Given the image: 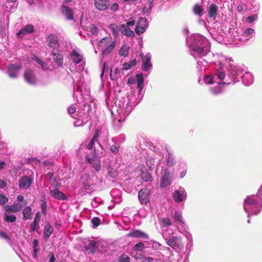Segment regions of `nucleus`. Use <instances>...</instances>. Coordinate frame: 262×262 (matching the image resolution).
<instances>
[{
    "instance_id": "nucleus-1",
    "label": "nucleus",
    "mask_w": 262,
    "mask_h": 262,
    "mask_svg": "<svg viewBox=\"0 0 262 262\" xmlns=\"http://www.w3.org/2000/svg\"><path fill=\"white\" fill-rule=\"evenodd\" d=\"M232 68V65L231 66ZM227 67L219 63L215 68L213 75H205L203 81L206 84H216L210 88L211 92L214 95H217L223 91L224 85H228L232 83L235 79L233 72L234 71L231 69L232 77L227 73Z\"/></svg>"
},
{
    "instance_id": "nucleus-2",
    "label": "nucleus",
    "mask_w": 262,
    "mask_h": 262,
    "mask_svg": "<svg viewBox=\"0 0 262 262\" xmlns=\"http://www.w3.org/2000/svg\"><path fill=\"white\" fill-rule=\"evenodd\" d=\"M188 47L191 55L197 60L196 68L201 72L205 69L207 62L203 57L209 51L210 45L208 40L203 35L196 34L192 35L189 41Z\"/></svg>"
},
{
    "instance_id": "nucleus-3",
    "label": "nucleus",
    "mask_w": 262,
    "mask_h": 262,
    "mask_svg": "<svg viewBox=\"0 0 262 262\" xmlns=\"http://www.w3.org/2000/svg\"><path fill=\"white\" fill-rule=\"evenodd\" d=\"M254 34V30L252 28H230L228 35V43L238 45L249 40Z\"/></svg>"
},
{
    "instance_id": "nucleus-4",
    "label": "nucleus",
    "mask_w": 262,
    "mask_h": 262,
    "mask_svg": "<svg viewBox=\"0 0 262 262\" xmlns=\"http://www.w3.org/2000/svg\"><path fill=\"white\" fill-rule=\"evenodd\" d=\"M233 60L231 59H226L224 62V66L226 67H227V73L229 75L232 77V75L231 74V65L232 66V69L234 72V77H235L234 80L232 81V83H234L237 81H238L239 79H242V81L243 83L245 85H250L252 84L254 81V78L251 73L247 72H245L244 74H243V73L244 72V70L239 67H236L234 66L233 63Z\"/></svg>"
},
{
    "instance_id": "nucleus-5",
    "label": "nucleus",
    "mask_w": 262,
    "mask_h": 262,
    "mask_svg": "<svg viewBox=\"0 0 262 262\" xmlns=\"http://www.w3.org/2000/svg\"><path fill=\"white\" fill-rule=\"evenodd\" d=\"M243 207L248 217L257 215L262 210V196L257 194L247 196L244 200Z\"/></svg>"
},
{
    "instance_id": "nucleus-6",
    "label": "nucleus",
    "mask_w": 262,
    "mask_h": 262,
    "mask_svg": "<svg viewBox=\"0 0 262 262\" xmlns=\"http://www.w3.org/2000/svg\"><path fill=\"white\" fill-rule=\"evenodd\" d=\"M134 100V98L129 96V98L126 101H124L121 111L118 112L120 117L119 120V122H120L122 119L123 121L132 112L134 107L137 104Z\"/></svg>"
},
{
    "instance_id": "nucleus-7",
    "label": "nucleus",
    "mask_w": 262,
    "mask_h": 262,
    "mask_svg": "<svg viewBox=\"0 0 262 262\" xmlns=\"http://www.w3.org/2000/svg\"><path fill=\"white\" fill-rule=\"evenodd\" d=\"M22 68L20 63H10L8 66L7 74L11 78L14 79L18 77L19 71Z\"/></svg>"
},
{
    "instance_id": "nucleus-8",
    "label": "nucleus",
    "mask_w": 262,
    "mask_h": 262,
    "mask_svg": "<svg viewBox=\"0 0 262 262\" xmlns=\"http://www.w3.org/2000/svg\"><path fill=\"white\" fill-rule=\"evenodd\" d=\"M34 180L33 176H24L20 178L18 181V186L21 189L27 190L30 188Z\"/></svg>"
},
{
    "instance_id": "nucleus-9",
    "label": "nucleus",
    "mask_w": 262,
    "mask_h": 262,
    "mask_svg": "<svg viewBox=\"0 0 262 262\" xmlns=\"http://www.w3.org/2000/svg\"><path fill=\"white\" fill-rule=\"evenodd\" d=\"M166 243L168 246L176 250H180L183 247L180 237L171 236L166 241Z\"/></svg>"
},
{
    "instance_id": "nucleus-10",
    "label": "nucleus",
    "mask_w": 262,
    "mask_h": 262,
    "mask_svg": "<svg viewBox=\"0 0 262 262\" xmlns=\"http://www.w3.org/2000/svg\"><path fill=\"white\" fill-rule=\"evenodd\" d=\"M187 194L185 189L180 187L178 190L174 191L172 197L175 202L180 203L185 201L187 198Z\"/></svg>"
},
{
    "instance_id": "nucleus-11",
    "label": "nucleus",
    "mask_w": 262,
    "mask_h": 262,
    "mask_svg": "<svg viewBox=\"0 0 262 262\" xmlns=\"http://www.w3.org/2000/svg\"><path fill=\"white\" fill-rule=\"evenodd\" d=\"M148 27L147 21L145 18L140 17L137 21L135 32L140 35L144 33Z\"/></svg>"
},
{
    "instance_id": "nucleus-12",
    "label": "nucleus",
    "mask_w": 262,
    "mask_h": 262,
    "mask_svg": "<svg viewBox=\"0 0 262 262\" xmlns=\"http://www.w3.org/2000/svg\"><path fill=\"white\" fill-rule=\"evenodd\" d=\"M172 178L173 173L170 172L168 169H166L161 178V187L164 188L169 185Z\"/></svg>"
},
{
    "instance_id": "nucleus-13",
    "label": "nucleus",
    "mask_w": 262,
    "mask_h": 262,
    "mask_svg": "<svg viewBox=\"0 0 262 262\" xmlns=\"http://www.w3.org/2000/svg\"><path fill=\"white\" fill-rule=\"evenodd\" d=\"M140 56L142 59V68L144 71H150L152 69V66L151 63V55L148 53L146 55L140 54Z\"/></svg>"
},
{
    "instance_id": "nucleus-14",
    "label": "nucleus",
    "mask_w": 262,
    "mask_h": 262,
    "mask_svg": "<svg viewBox=\"0 0 262 262\" xmlns=\"http://www.w3.org/2000/svg\"><path fill=\"white\" fill-rule=\"evenodd\" d=\"M136 82L137 83V88L139 90V92H141L144 86V79L142 74H137L136 78L130 77L128 80V84H133Z\"/></svg>"
},
{
    "instance_id": "nucleus-15",
    "label": "nucleus",
    "mask_w": 262,
    "mask_h": 262,
    "mask_svg": "<svg viewBox=\"0 0 262 262\" xmlns=\"http://www.w3.org/2000/svg\"><path fill=\"white\" fill-rule=\"evenodd\" d=\"M94 5L96 9L105 11L110 6V0H94Z\"/></svg>"
},
{
    "instance_id": "nucleus-16",
    "label": "nucleus",
    "mask_w": 262,
    "mask_h": 262,
    "mask_svg": "<svg viewBox=\"0 0 262 262\" xmlns=\"http://www.w3.org/2000/svg\"><path fill=\"white\" fill-rule=\"evenodd\" d=\"M86 161L91 164L95 170L98 171L101 168V162L100 158L97 156L90 157H86Z\"/></svg>"
},
{
    "instance_id": "nucleus-17",
    "label": "nucleus",
    "mask_w": 262,
    "mask_h": 262,
    "mask_svg": "<svg viewBox=\"0 0 262 262\" xmlns=\"http://www.w3.org/2000/svg\"><path fill=\"white\" fill-rule=\"evenodd\" d=\"M24 78L25 81L30 84H35L36 83L37 80L34 72L30 70L27 69L25 71Z\"/></svg>"
},
{
    "instance_id": "nucleus-18",
    "label": "nucleus",
    "mask_w": 262,
    "mask_h": 262,
    "mask_svg": "<svg viewBox=\"0 0 262 262\" xmlns=\"http://www.w3.org/2000/svg\"><path fill=\"white\" fill-rule=\"evenodd\" d=\"M138 199L141 204H147L149 202V191L147 189L141 190L138 193Z\"/></svg>"
},
{
    "instance_id": "nucleus-19",
    "label": "nucleus",
    "mask_w": 262,
    "mask_h": 262,
    "mask_svg": "<svg viewBox=\"0 0 262 262\" xmlns=\"http://www.w3.org/2000/svg\"><path fill=\"white\" fill-rule=\"evenodd\" d=\"M53 59L57 65L60 67L62 65L63 57L61 50H54L52 51Z\"/></svg>"
},
{
    "instance_id": "nucleus-20",
    "label": "nucleus",
    "mask_w": 262,
    "mask_h": 262,
    "mask_svg": "<svg viewBox=\"0 0 262 262\" xmlns=\"http://www.w3.org/2000/svg\"><path fill=\"white\" fill-rule=\"evenodd\" d=\"M34 30V27L32 25H28L22 28L16 34L19 38H23L27 35L32 33Z\"/></svg>"
},
{
    "instance_id": "nucleus-21",
    "label": "nucleus",
    "mask_w": 262,
    "mask_h": 262,
    "mask_svg": "<svg viewBox=\"0 0 262 262\" xmlns=\"http://www.w3.org/2000/svg\"><path fill=\"white\" fill-rule=\"evenodd\" d=\"M71 59L75 63H80L82 59V55L78 49H74L70 54Z\"/></svg>"
},
{
    "instance_id": "nucleus-22",
    "label": "nucleus",
    "mask_w": 262,
    "mask_h": 262,
    "mask_svg": "<svg viewBox=\"0 0 262 262\" xmlns=\"http://www.w3.org/2000/svg\"><path fill=\"white\" fill-rule=\"evenodd\" d=\"M60 10L62 15H63L67 19L73 20L74 19V12L72 9L66 6L62 5Z\"/></svg>"
},
{
    "instance_id": "nucleus-23",
    "label": "nucleus",
    "mask_w": 262,
    "mask_h": 262,
    "mask_svg": "<svg viewBox=\"0 0 262 262\" xmlns=\"http://www.w3.org/2000/svg\"><path fill=\"white\" fill-rule=\"evenodd\" d=\"M47 42L49 47L53 48V50H58L59 45L56 36L54 35H49L47 39Z\"/></svg>"
},
{
    "instance_id": "nucleus-24",
    "label": "nucleus",
    "mask_w": 262,
    "mask_h": 262,
    "mask_svg": "<svg viewBox=\"0 0 262 262\" xmlns=\"http://www.w3.org/2000/svg\"><path fill=\"white\" fill-rule=\"evenodd\" d=\"M23 208V205L19 203H15L12 205H6L5 209L7 213L17 212L20 211Z\"/></svg>"
},
{
    "instance_id": "nucleus-25",
    "label": "nucleus",
    "mask_w": 262,
    "mask_h": 262,
    "mask_svg": "<svg viewBox=\"0 0 262 262\" xmlns=\"http://www.w3.org/2000/svg\"><path fill=\"white\" fill-rule=\"evenodd\" d=\"M172 218L175 223H177L180 224L181 229H185V224L183 221L182 213L181 212H176L172 216Z\"/></svg>"
},
{
    "instance_id": "nucleus-26",
    "label": "nucleus",
    "mask_w": 262,
    "mask_h": 262,
    "mask_svg": "<svg viewBox=\"0 0 262 262\" xmlns=\"http://www.w3.org/2000/svg\"><path fill=\"white\" fill-rule=\"evenodd\" d=\"M40 221V214L39 212H37L36 214L34 220L33 222H32L30 225L31 231H37L39 229V224Z\"/></svg>"
},
{
    "instance_id": "nucleus-27",
    "label": "nucleus",
    "mask_w": 262,
    "mask_h": 262,
    "mask_svg": "<svg viewBox=\"0 0 262 262\" xmlns=\"http://www.w3.org/2000/svg\"><path fill=\"white\" fill-rule=\"evenodd\" d=\"M96 241H88L84 244V248L86 250L89 251V253L93 254L96 250Z\"/></svg>"
},
{
    "instance_id": "nucleus-28",
    "label": "nucleus",
    "mask_w": 262,
    "mask_h": 262,
    "mask_svg": "<svg viewBox=\"0 0 262 262\" xmlns=\"http://www.w3.org/2000/svg\"><path fill=\"white\" fill-rule=\"evenodd\" d=\"M217 13V6L214 4H211L208 9V15L210 18L213 20L215 19Z\"/></svg>"
},
{
    "instance_id": "nucleus-29",
    "label": "nucleus",
    "mask_w": 262,
    "mask_h": 262,
    "mask_svg": "<svg viewBox=\"0 0 262 262\" xmlns=\"http://www.w3.org/2000/svg\"><path fill=\"white\" fill-rule=\"evenodd\" d=\"M127 236L133 237H139L143 239L148 238V236L146 233L139 230H136L132 232L129 233L127 234Z\"/></svg>"
},
{
    "instance_id": "nucleus-30",
    "label": "nucleus",
    "mask_w": 262,
    "mask_h": 262,
    "mask_svg": "<svg viewBox=\"0 0 262 262\" xmlns=\"http://www.w3.org/2000/svg\"><path fill=\"white\" fill-rule=\"evenodd\" d=\"M119 29V31L123 35L132 37H133L135 35L134 32L124 25H120Z\"/></svg>"
},
{
    "instance_id": "nucleus-31",
    "label": "nucleus",
    "mask_w": 262,
    "mask_h": 262,
    "mask_svg": "<svg viewBox=\"0 0 262 262\" xmlns=\"http://www.w3.org/2000/svg\"><path fill=\"white\" fill-rule=\"evenodd\" d=\"M51 195L58 200H66L67 199V197L58 189L51 191Z\"/></svg>"
},
{
    "instance_id": "nucleus-32",
    "label": "nucleus",
    "mask_w": 262,
    "mask_h": 262,
    "mask_svg": "<svg viewBox=\"0 0 262 262\" xmlns=\"http://www.w3.org/2000/svg\"><path fill=\"white\" fill-rule=\"evenodd\" d=\"M116 42V41H113L111 42L110 44H109L107 47L102 50V54L103 56H107L108 55L114 50Z\"/></svg>"
},
{
    "instance_id": "nucleus-33",
    "label": "nucleus",
    "mask_w": 262,
    "mask_h": 262,
    "mask_svg": "<svg viewBox=\"0 0 262 262\" xmlns=\"http://www.w3.org/2000/svg\"><path fill=\"white\" fill-rule=\"evenodd\" d=\"M167 151L168 153V156L166 164L168 167H171L175 165L176 161L172 152L169 151L168 149H167Z\"/></svg>"
},
{
    "instance_id": "nucleus-34",
    "label": "nucleus",
    "mask_w": 262,
    "mask_h": 262,
    "mask_svg": "<svg viewBox=\"0 0 262 262\" xmlns=\"http://www.w3.org/2000/svg\"><path fill=\"white\" fill-rule=\"evenodd\" d=\"M23 219L25 220H30L32 218V212L31 208L29 206H26L23 211Z\"/></svg>"
},
{
    "instance_id": "nucleus-35",
    "label": "nucleus",
    "mask_w": 262,
    "mask_h": 262,
    "mask_svg": "<svg viewBox=\"0 0 262 262\" xmlns=\"http://www.w3.org/2000/svg\"><path fill=\"white\" fill-rule=\"evenodd\" d=\"M53 231V228L50 224H47L44 228V237L46 240L48 239Z\"/></svg>"
},
{
    "instance_id": "nucleus-36",
    "label": "nucleus",
    "mask_w": 262,
    "mask_h": 262,
    "mask_svg": "<svg viewBox=\"0 0 262 262\" xmlns=\"http://www.w3.org/2000/svg\"><path fill=\"white\" fill-rule=\"evenodd\" d=\"M160 225L161 228H168L171 225L172 222L168 217H163L160 220Z\"/></svg>"
},
{
    "instance_id": "nucleus-37",
    "label": "nucleus",
    "mask_w": 262,
    "mask_h": 262,
    "mask_svg": "<svg viewBox=\"0 0 262 262\" xmlns=\"http://www.w3.org/2000/svg\"><path fill=\"white\" fill-rule=\"evenodd\" d=\"M82 80L80 79L79 80L77 81V83L74 81V91H73V95L75 96L76 95V92H81L82 90Z\"/></svg>"
},
{
    "instance_id": "nucleus-38",
    "label": "nucleus",
    "mask_w": 262,
    "mask_h": 262,
    "mask_svg": "<svg viewBox=\"0 0 262 262\" xmlns=\"http://www.w3.org/2000/svg\"><path fill=\"white\" fill-rule=\"evenodd\" d=\"M34 61L36 63H37L38 65H39L40 66V67H41V68L43 70H50V71H51L53 69V68H52L48 67L47 66V64L46 63H43L42 60H41L40 59H39L37 57H34Z\"/></svg>"
},
{
    "instance_id": "nucleus-39",
    "label": "nucleus",
    "mask_w": 262,
    "mask_h": 262,
    "mask_svg": "<svg viewBox=\"0 0 262 262\" xmlns=\"http://www.w3.org/2000/svg\"><path fill=\"white\" fill-rule=\"evenodd\" d=\"M109 29L112 33L113 36L117 38L118 35V32L119 31V28L114 24H111L109 26Z\"/></svg>"
},
{
    "instance_id": "nucleus-40",
    "label": "nucleus",
    "mask_w": 262,
    "mask_h": 262,
    "mask_svg": "<svg viewBox=\"0 0 262 262\" xmlns=\"http://www.w3.org/2000/svg\"><path fill=\"white\" fill-rule=\"evenodd\" d=\"M141 179L145 182H150L152 181V177L150 174L146 170L143 171L140 176Z\"/></svg>"
},
{
    "instance_id": "nucleus-41",
    "label": "nucleus",
    "mask_w": 262,
    "mask_h": 262,
    "mask_svg": "<svg viewBox=\"0 0 262 262\" xmlns=\"http://www.w3.org/2000/svg\"><path fill=\"white\" fill-rule=\"evenodd\" d=\"M99 137L98 132H96L95 135H94L92 139L91 140L90 143L88 144L87 147L89 149H92L94 146V144L97 141V139Z\"/></svg>"
},
{
    "instance_id": "nucleus-42",
    "label": "nucleus",
    "mask_w": 262,
    "mask_h": 262,
    "mask_svg": "<svg viewBox=\"0 0 262 262\" xmlns=\"http://www.w3.org/2000/svg\"><path fill=\"white\" fill-rule=\"evenodd\" d=\"M173 234V231L171 228H166L162 230V236L165 241L168 239V236Z\"/></svg>"
},
{
    "instance_id": "nucleus-43",
    "label": "nucleus",
    "mask_w": 262,
    "mask_h": 262,
    "mask_svg": "<svg viewBox=\"0 0 262 262\" xmlns=\"http://www.w3.org/2000/svg\"><path fill=\"white\" fill-rule=\"evenodd\" d=\"M110 43H111V39L109 37H104L98 42V46L100 47H104L108 46Z\"/></svg>"
},
{
    "instance_id": "nucleus-44",
    "label": "nucleus",
    "mask_w": 262,
    "mask_h": 262,
    "mask_svg": "<svg viewBox=\"0 0 262 262\" xmlns=\"http://www.w3.org/2000/svg\"><path fill=\"white\" fill-rule=\"evenodd\" d=\"M121 70L117 68H115L114 70H111L110 76L112 79L115 80L117 78V75L120 74Z\"/></svg>"
},
{
    "instance_id": "nucleus-45",
    "label": "nucleus",
    "mask_w": 262,
    "mask_h": 262,
    "mask_svg": "<svg viewBox=\"0 0 262 262\" xmlns=\"http://www.w3.org/2000/svg\"><path fill=\"white\" fill-rule=\"evenodd\" d=\"M146 164L150 170H152L155 164V159L152 158H148L146 159Z\"/></svg>"
},
{
    "instance_id": "nucleus-46",
    "label": "nucleus",
    "mask_w": 262,
    "mask_h": 262,
    "mask_svg": "<svg viewBox=\"0 0 262 262\" xmlns=\"http://www.w3.org/2000/svg\"><path fill=\"white\" fill-rule=\"evenodd\" d=\"M5 6L6 8L7 9L8 11H12L14 10L17 6V3H10L8 2H6L5 3Z\"/></svg>"
},
{
    "instance_id": "nucleus-47",
    "label": "nucleus",
    "mask_w": 262,
    "mask_h": 262,
    "mask_svg": "<svg viewBox=\"0 0 262 262\" xmlns=\"http://www.w3.org/2000/svg\"><path fill=\"white\" fill-rule=\"evenodd\" d=\"M129 47L127 46H122L119 51V53L121 56H127L128 54Z\"/></svg>"
},
{
    "instance_id": "nucleus-48",
    "label": "nucleus",
    "mask_w": 262,
    "mask_h": 262,
    "mask_svg": "<svg viewBox=\"0 0 262 262\" xmlns=\"http://www.w3.org/2000/svg\"><path fill=\"white\" fill-rule=\"evenodd\" d=\"M9 213L6 212L5 220L7 222H14L16 220V216L14 215L9 214Z\"/></svg>"
},
{
    "instance_id": "nucleus-49",
    "label": "nucleus",
    "mask_w": 262,
    "mask_h": 262,
    "mask_svg": "<svg viewBox=\"0 0 262 262\" xmlns=\"http://www.w3.org/2000/svg\"><path fill=\"white\" fill-rule=\"evenodd\" d=\"M194 13L199 16L202 15L203 9L199 5H195L193 8Z\"/></svg>"
},
{
    "instance_id": "nucleus-50",
    "label": "nucleus",
    "mask_w": 262,
    "mask_h": 262,
    "mask_svg": "<svg viewBox=\"0 0 262 262\" xmlns=\"http://www.w3.org/2000/svg\"><path fill=\"white\" fill-rule=\"evenodd\" d=\"M120 145L119 144L113 145L111 146V151L114 154H116L119 152Z\"/></svg>"
},
{
    "instance_id": "nucleus-51",
    "label": "nucleus",
    "mask_w": 262,
    "mask_h": 262,
    "mask_svg": "<svg viewBox=\"0 0 262 262\" xmlns=\"http://www.w3.org/2000/svg\"><path fill=\"white\" fill-rule=\"evenodd\" d=\"M144 248V244L142 242L136 244L134 246V250L136 251H141Z\"/></svg>"
},
{
    "instance_id": "nucleus-52",
    "label": "nucleus",
    "mask_w": 262,
    "mask_h": 262,
    "mask_svg": "<svg viewBox=\"0 0 262 262\" xmlns=\"http://www.w3.org/2000/svg\"><path fill=\"white\" fill-rule=\"evenodd\" d=\"M129 257L126 255L123 254L119 257L118 262H129Z\"/></svg>"
},
{
    "instance_id": "nucleus-53",
    "label": "nucleus",
    "mask_w": 262,
    "mask_h": 262,
    "mask_svg": "<svg viewBox=\"0 0 262 262\" xmlns=\"http://www.w3.org/2000/svg\"><path fill=\"white\" fill-rule=\"evenodd\" d=\"M149 2V7L148 8H144L143 9V12L144 13L148 12L152 8L153 6V3L155 0H148Z\"/></svg>"
},
{
    "instance_id": "nucleus-54",
    "label": "nucleus",
    "mask_w": 262,
    "mask_h": 262,
    "mask_svg": "<svg viewBox=\"0 0 262 262\" xmlns=\"http://www.w3.org/2000/svg\"><path fill=\"white\" fill-rule=\"evenodd\" d=\"M119 5L117 3H114L112 4L110 7V9L113 12H116L118 10Z\"/></svg>"
},
{
    "instance_id": "nucleus-55",
    "label": "nucleus",
    "mask_w": 262,
    "mask_h": 262,
    "mask_svg": "<svg viewBox=\"0 0 262 262\" xmlns=\"http://www.w3.org/2000/svg\"><path fill=\"white\" fill-rule=\"evenodd\" d=\"M8 201V199L3 194H0V205H4Z\"/></svg>"
},
{
    "instance_id": "nucleus-56",
    "label": "nucleus",
    "mask_w": 262,
    "mask_h": 262,
    "mask_svg": "<svg viewBox=\"0 0 262 262\" xmlns=\"http://www.w3.org/2000/svg\"><path fill=\"white\" fill-rule=\"evenodd\" d=\"M91 222L94 226L97 227L100 224V219L97 217H93Z\"/></svg>"
},
{
    "instance_id": "nucleus-57",
    "label": "nucleus",
    "mask_w": 262,
    "mask_h": 262,
    "mask_svg": "<svg viewBox=\"0 0 262 262\" xmlns=\"http://www.w3.org/2000/svg\"><path fill=\"white\" fill-rule=\"evenodd\" d=\"M157 261V259L150 257H145L141 262H154Z\"/></svg>"
},
{
    "instance_id": "nucleus-58",
    "label": "nucleus",
    "mask_w": 262,
    "mask_h": 262,
    "mask_svg": "<svg viewBox=\"0 0 262 262\" xmlns=\"http://www.w3.org/2000/svg\"><path fill=\"white\" fill-rule=\"evenodd\" d=\"M257 17L256 15L250 16L247 18V21L248 23H251L254 20L257 19Z\"/></svg>"
},
{
    "instance_id": "nucleus-59",
    "label": "nucleus",
    "mask_w": 262,
    "mask_h": 262,
    "mask_svg": "<svg viewBox=\"0 0 262 262\" xmlns=\"http://www.w3.org/2000/svg\"><path fill=\"white\" fill-rule=\"evenodd\" d=\"M0 237L4 238L7 240H9V237L7 234L2 231H0Z\"/></svg>"
},
{
    "instance_id": "nucleus-60",
    "label": "nucleus",
    "mask_w": 262,
    "mask_h": 262,
    "mask_svg": "<svg viewBox=\"0 0 262 262\" xmlns=\"http://www.w3.org/2000/svg\"><path fill=\"white\" fill-rule=\"evenodd\" d=\"M68 113L69 114H73L75 112V111H76V107L73 105H71L68 108Z\"/></svg>"
},
{
    "instance_id": "nucleus-61",
    "label": "nucleus",
    "mask_w": 262,
    "mask_h": 262,
    "mask_svg": "<svg viewBox=\"0 0 262 262\" xmlns=\"http://www.w3.org/2000/svg\"><path fill=\"white\" fill-rule=\"evenodd\" d=\"M130 63V62H125L123 64V70H127L131 68Z\"/></svg>"
},
{
    "instance_id": "nucleus-62",
    "label": "nucleus",
    "mask_w": 262,
    "mask_h": 262,
    "mask_svg": "<svg viewBox=\"0 0 262 262\" xmlns=\"http://www.w3.org/2000/svg\"><path fill=\"white\" fill-rule=\"evenodd\" d=\"M108 175L112 178H115L117 174V172L115 170H111L108 171Z\"/></svg>"
},
{
    "instance_id": "nucleus-63",
    "label": "nucleus",
    "mask_w": 262,
    "mask_h": 262,
    "mask_svg": "<svg viewBox=\"0 0 262 262\" xmlns=\"http://www.w3.org/2000/svg\"><path fill=\"white\" fill-rule=\"evenodd\" d=\"M90 29L92 34H96L97 33L98 30L96 27L92 25L90 27Z\"/></svg>"
},
{
    "instance_id": "nucleus-64",
    "label": "nucleus",
    "mask_w": 262,
    "mask_h": 262,
    "mask_svg": "<svg viewBox=\"0 0 262 262\" xmlns=\"http://www.w3.org/2000/svg\"><path fill=\"white\" fill-rule=\"evenodd\" d=\"M162 246L158 242H154L152 243V247L155 249H160V247Z\"/></svg>"
}]
</instances>
